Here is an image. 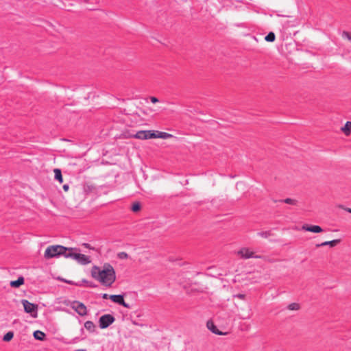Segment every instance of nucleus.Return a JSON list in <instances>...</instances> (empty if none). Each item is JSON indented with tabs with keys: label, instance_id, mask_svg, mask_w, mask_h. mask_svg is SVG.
Segmentation results:
<instances>
[{
	"label": "nucleus",
	"instance_id": "obj_3",
	"mask_svg": "<svg viewBox=\"0 0 351 351\" xmlns=\"http://www.w3.org/2000/svg\"><path fill=\"white\" fill-rule=\"evenodd\" d=\"M66 258H71L80 265H88L92 261L90 256L77 252L76 250L69 248V252L65 254Z\"/></svg>",
	"mask_w": 351,
	"mask_h": 351
},
{
	"label": "nucleus",
	"instance_id": "obj_24",
	"mask_svg": "<svg viewBox=\"0 0 351 351\" xmlns=\"http://www.w3.org/2000/svg\"><path fill=\"white\" fill-rule=\"evenodd\" d=\"M117 257L121 260H125L128 258L129 255L125 252H121L117 254Z\"/></svg>",
	"mask_w": 351,
	"mask_h": 351
},
{
	"label": "nucleus",
	"instance_id": "obj_16",
	"mask_svg": "<svg viewBox=\"0 0 351 351\" xmlns=\"http://www.w3.org/2000/svg\"><path fill=\"white\" fill-rule=\"evenodd\" d=\"M33 336L36 339L39 341H44L46 337L45 333L41 330L34 331L33 333Z\"/></svg>",
	"mask_w": 351,
	"mask_h": 351
},
{
	"label": "nucleus",
	"instance_id": "obj_23",
	"mask_svg": "<svg viewBox=\"0 0 351 351\" xmlns=\"http://www.w3.org/2000/svg\"><path fill=\"white\" fill-rule=\"evenodd\" d=\"M300 308V304L298 303H292L288 306V309L290 311H298Z\"/></svg>",
	"mask_w": 351,
	"mask_h": 351
},
{
	"label": "nucleus",
	"instance_id": "obj_2",
	"mask_svg": "<svg viewBox=\"0 0 351 351\" xmlns=\"http://www.w3.org/2000/svg\"><path fill=\"white\" fill-rule=\"evenodd\" d=\"M69 252V248H66L60 245H50L47 247L45 251L44 256L47 259H50L58 256L63 254L65 256V254Z\"/></svg>",
	"mask_w": 351,
	"mask_h": 351
},
{
	"label": "nucleus",
	"instance_id": "obj_17",
	"mask_svg": "<svg viewBox=\"0 0 351 351\" xmlns=\"http://www.w3.org/2000/svg\"><path fill=\"white\" fill-rule=\"evenodd\" d=\"M84 328L89 331L90 332H94L95 330V324L91 321H86L84 323Z\"/></svg>",
	"mask_w": 351,
	"mask_h": 351
},
{
	"label": "nucleus",
	"instance_id": "obj_25",
	"mask_svg": "<svg viewBox=\"0 0 351 351\" xmlns=\"http://www.w3.org/2000/svg\"><path fill=\"white\" fill-rule=\"evenodd\" d=\"M283 202L288 204H292V205L297 204V200L291 199V198H287V199H284Z\"/></svg>",
	"mask_w": 351,
	"mask_h": 351
},
{
	"label": "nucleus",
	"instance_id": "obj_32",
	"mask_svg": "<svg viewBox=\"0 0 351 351\" xmlns=\"http://www.w3.org/2000/svg\"><path fill=\"white\" fill-rule=\"evenodd\" d=\"M76 351H85V350H83V349H79V350H77Z\"/></svg>",
	"mask_w": 351,
	"mask_h": 351
},
{
	"label": "nucleus",
	"instance_id": "obj_26",
	"mask_svg": "<svg viewBox=\"0 0 351 351\" xmlns=\"http://www.w3.org/2000/svg\"><path fill=\"white\" fill-rule=\"evenodd\" d=\"M58 280H59L60 281H63V282H66V283L70 284V285H74L75 284L73 281L64 279V278H62L61 277H58Z\"/></svg>",
	"mask_w": 351,
	"mask_h": 351
},
{
	"label": "nucleus",
	"instance_id": "obj_12",
	"mask_svg": "<svg viewBox=\"0 0 351 351\" xmlns=\"http://www.w3.org/2000/svg\"><path fill=\"white\" fill-rule=\"evenodd\" d=\"M340 242H341L340 239H334V240L329 241H324L320 244H317L316 247H319L329 245L330 247H334L336 245H337Z\"/></svg>",
	"mask_w": 351,
	"mask_h": 351
},
{
	"label": "nucleus",
	"instance_id": "obj_30",
	"mask_svg": "<svg viewBox=\"0 0 351 351\" xmlns=\"http://www.w3.org/2000/svg\"><path fill=\"white\" fill-rule=\"evenodd\" d=\"M84 245L86 247V248H88V249H92V247H90V245L88 244V243H84Z\"/></svg>",
	"mask_w": 351,
	"mask_h": 351
},
{
	"label": "nucleus",
	"instance_id": "obj_15",
	"mask_svg": "<svg viewBox=\"0 0 351 351\" xmlns=\"http://www.w3.org/2000/svg\"><path fill=\"white\" fill-rule=\"evenodd\" d=\"M25 282V279L23 276L18 278L16 280H12L10 282V285L13 288H19L22 286Z\"/></svg>",
	"mask_w": 351,
	"mask_h": 351
},
{
	"label": "nucleus",
	"instance_id": "obj_4",
	"mask_svg": "<svg viewBox=\"0 0 351 351\" xmlns=\"http://www.w3.org/2000/svg\"><path fill=\"white\" fill-rule=\"evenodd\" d=\"M21 302L26 313L29 314L33 318L38 317V306L37 304L32 303L25 299L22 300Z\"/></svg>",
	"mask_w": 351,
	"mask_h": 351
},
{
	"label": "nucleus",
	"instance_id": "obj_1",
	"mask_svg": "<svg viewBox=\"0 0 351 351\" xmlns=\"http://www.w3.org/2000/svg\"><path fill=\"white\" fill-rule=\"evenodd\" d=\"M90 273L95 280L106 287H111L116 280L115 270L109 263H105L102 267L93 266Z\"/></svg>",
	"mask_w": 351,
	"mask_h": 351
},
{
	"label": "nucleus",
	"instance_id": "obj_8",
	"mask_svg": "<svg viewBox=\"0 0 351 351\" xmlns=\"http://www.w3.org/2000/svg\"><path fill=\"white\" fill-rule=\"evenodd\" d=\"M133 137L141 140L154 138V130H141L137 132Z\"/></svg>",
	"mask_w": 351,
	"mask_h": 351
},
{
	"label": "nucleus",
	"instance_id": "obj_5",
	"mask_svg": "<svg viewBox=\"0 0 351 351\" xmlns=\"http://www.w3.org/2000/svg\"><path fill=\"white\" fill-rule=\"evenodd\" d=\"M68 305H69L72 309H73L80 316H86L88 313L86 306L81 302H70Z\"/></svg>",
	"mask_w": 351,
	"mask_h": 351
},
{
	"label": "nucleus",
	"instance_id": "obj_18",
	"mask_svg": "<svg viewBox=\"0 0 351 351\" xmlns=\"http://www.w3.org/2000/svg\"><path fill=\"white\" fill-rule=\"evenodd\" d=\"M55 179L57 180L60 183L63 182V178L61 170L60 169H53Z\"/></svg>",
	"mask_w": 351,
	"mask_h": 351
},
{
	"label": "nucleus",
	"instance_id": "obj_21",
	"mask_svg": "<svg viewBox=\"0 0 351 351\" xmlns=\"http://www.w3.org/2000/svg\"><path fill=\"white\" fill-rule=\"evenodd\" d=\"M341 36L343 39H346L351 43V32L343 31Z\"/></svg>",
	"mask_w": 351,
	"mask_h": 351
},
{
	"label": "nucleus",
	"instance_id": "obj_27",
	"mask_svg": "<svg viewBox=\"0 0 351 351\" xmlns=\"http://www.w3.org/2000/svg\"><path fill=\"white\" fill-rule=\"evenodd\" d=\"M151 101L154 104L157 103L158 101V99L155 97H151Z\"/></svg>",
	"mask_w": 351,
	"mask_h": 351
},
{
	"label": "nucleus",
	"instance_id": "obj_22",
	"mask_svg": "<svg viewBox=\"0 0 351 351\" xmlns=\"http://www.w3.org/2000/svg\"><path fill=\"white\" fill-rule=\"evenodd\" d=\"M14 337V333L11 331L8 332L4 336H3V341H10Z\"/></svg>",
	"mask_w": 351,
	"mask_h": 351
},
{
	"label": "nucleus",
	"instance_id": "obj_6",
	"mask_svg": "<svg viewBox=\"0 0 351 351\" xmlns=\"http://www.w3.org/2000/svg\"><path fill=\"white\" fill-rule=\"evenodd\" d=\"M115 319L114 317L110 314H106L100 317L99 319V327L101 329H104L108 328L110 325H111Z\"/></svg>",
	"mask_w": 351,
	"mask_h": 351
},
{
	"label": "nucleus",
	"instance_id": "obj_9",
	"mask_svg": "<svg viewBox=\"0 0 351 351\" xmlns=\"http://www.w3.org/2000/svg\"><path fill=\"white\" fill-rule=\"evenodd\" d=\"M110 300L114 303L121 305L125 308H129V304L125 302L124 297L123 295H110Z\"/></svg>",
	"mask_w": 351,
	"mask_h": 351
},
{
	"label": "nucleus",
	"instance_id": "obj_29",
	"mask_svg": "<svg viewBox=\"0 0 351 351\" xmlns=\"http://www.w3.org/2000/svg\"><path fill=\"white\" fill-rule=\"evenodd\" d=\"M110 295H108L107 293H104L102 295V298L104 299V300L110 299Z\"/></svg>",
	"mask_w": 351,
	"mask_h": 351
},
{
	"label": "nucleus",
	"instance_id": "obj_13",
	"mask_svg": "<svg viewBox=\"0 0 351 351\" xmlns=\"http://www.w3.org/2000/svg\"><path fill=\"white\" fill-rule=\"evenodd\" d=\"M340 130L346 136H349L351 134V121H347Z\"/></svg>",
	"mask_w": 351,
	"mask_h": 351
},
{
	"label": "nucleus",
	"instance_id": "obj_11",
	"mask_svg": "<svg viewBox=\"0 0 351 351\" xmlns=\"http://www.w3.org/2000/svg\"><path fill=\"white\" fill-rule=\"evenodd\" d=\"M154 138H162V139H168L171 138L173 136L171 134L160 132V131H155L154 130Z\"/></svg>",
	"mask_w": 351,
	"mask_h": 351
},
{
	"label": "nucleus",
	"instance_id": "obj_20",
	"mask_svg": "<svg viewBox=\"0 0 351 351\" xmlns=\"http://www.w3.org/2000/svg\"><path fill=\"white\" fill-rule=\"evenodd\" d=\"M141 208V204L139 202H134L132 204L131 209L133 212H138Z\"/></svg>",
	"mask_w": 351,
	"mask_h": 351
},
{
	"label": "nucleus",
	"instance_id": "obj_10",
	"mask_svg": "<svg viewBox=\"0 0 351 351\" xmlns=\"http://www.w3.org/2000/svg\"><path fill=\"white\" fill-rule=\"evenodd\" d=\"M302 230L307 232H311L313 233H320L323 231V229L321 226L317 225L309 226L305 224L302 226Z\"/></svg>",
	"mask_w": 351,
	"mask_h": 351
},
{
	"label": "nucleus",
	"instance_id": "obj_14",
	"mask_svg": "<svg viewBox=\"0 0 351 351\" xmlns=\"http://www.w3.org/2000/svg\"><path fill=\"white\" fill-rule=\"evenodd\" d=\"M206 326L208 330H210L212 332L217 335H221L222 333L219 332L217 329V326L215 325L214 322L212 320H208L206 323Z\"/></svg>",
	"mask_w": 351,
	"mask_h": 351
},
{
	"label": "nucleus",
	"instance_id": "obj_19",
	"mask_svg": "<svg viewBox=\"0 0 351 351\" xmlns=\"http://www.w3.org/2000/svg\"><path fill=\"white\" fill-rule=\"evenodd\" d=\"M276 36L274 32H269L265 37V40L267 42H274L275 40Z\"/></svg>",
	"mask_w": 351,
	"mask_h": 351
},
{
	"label": "nucleus",
	"instance_id": "obj_31",
	"mask_svg": "<svg viewBox=\"0 0 351 351\" xmlns=\"http://www.w3.org/2000/svg\"><path fill=\"white\" fill-rule=\"evenodd\" d=\"M343 209H344L346 211H347V212H348V213H351V208H344Z\"/></svg>",
	"mask_w": 351,
	"mask_h": 351
},
{
	"label": "nucleus",
	"instance_id": "obj_7",
	"mask_svg": "<svg viewBox=\"0 0 351 351\" xmlns=\"http://www.w3.org/2000/svg\"><path fill=\"white\" fill-rule=\"evenodd\" d=\"M237 255L239 256L242 258H260L261 256H257L255 254L254 251H252L251 249L248 247H243L240 249L237 252Z\"/></svg>",
	"mask_w": 351,
	"mask_h": 351
},
{
	"label": "nucleus",
	"instance_id": "obj_28",
	"mask_svg": "<svg viewBox=\"0 0 351 351\" xmlns=\"http://www.w3.org/2000/svg\"><path fill=\"white\" fill-rule=\"evenodd\" d=\"M63 190L65 191V192H67L69 189V186L68 184H64L63 185Z\"/></svg>",
	"mask_w": 351,
	"mask_h": 351
}]
</instances>
